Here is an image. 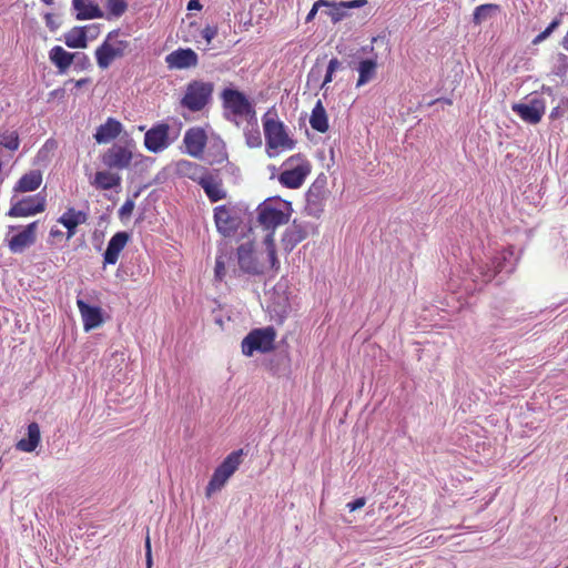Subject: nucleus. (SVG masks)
<instances>
[{
  "mask_svg": "<svg viewBox=\"0 0 568 568\" xmlns=\"http://www.w3.org/2000/svg\"><path fill=\"white\" fill-rule=\"evenodd\" d=\"M45 4H51L53 0H42Z\"/></svg>",
  "mask_w": 568,
  "mask_h": 568,
  "instance_id": "nucleus-56",
  "label": "nucleus"
},
{
  "mask_svg": "<svg viewBox=\"0 0 568 568\" xmlns=\"http://www.w3.org/2000/svg\"><path fill=\"white\" fill-rule=\"evenodd\" d=\"M341 65H342L341 61L337 58H333L329 60L327 69L331 72L335 73L341 68Z\"/></svg>",
  "mask_w": 568,
  "mask_h": 568,
  "instance_id": "nucleus-45",
  "label": "nucleus"
},
{
  "mask_svg": "<svg viewBox=\"0 0 568 568\" xmlns=\"http://www.w3.org/2000/svg\"><path fill=\"white\" fill-rule=\"evenodd\" d=\"M27 438L18 440L16 448L20 452L32 453L41 442V432L38 423L32 422L28 425Z\"/></svg>",
  "mask_w": 568,
  "mask_h": 568,
  "instance_id": "nucleus-26",
  "label": "nucleus"
},
{
  "mask_svg": "<svg viewBox=\"0 0 568 568\" xmlns=\"http://www.w3.org/2000/svg\"><path fill=\"white\" fill-rule=\"evenodd\" d=\"M562 104H564V108H561V105H557L551 110L550 115H549V118L551 120L562 116L564 113L568 110V99L562 101Z\"/></svg>",
  "mask_w": 568,
  "mask_h": 568,
  "instance_id": "nucleus-41",
  "label": "nucleus"
},
{
  "mask_svg": "<svg viewBox=\"0 0 568 568\" xmlns=\"http://www.w3.org/2000/svg\"><path fill=\"white\" fill-rule=\"evenodd\" d=\"M561 24V18H555L550 24L546 28L547 32L551 34Z\"/></svg>",
  "mask_w": 568,
  "mask_h": 568,
  "instance_id": "nucleus-46",
  "label": "nucleus"
},
{
  "mask_svg": "<svg viewBox=\"0 0 568 568\" xmlns=\"http://www.w3.org/2000/svg\"><path fill=\"white\" fill-rule=\"evenodd\" d=\"M206 142L207 135L204 129L199 126L190 128L186 130L183 138L185 152L195 159H202Z\"/></svg>",
  "mask_w": 568,
  "mask_h": 568,
  "instance_id": "nucleus-16",
  "label": "nucleus"
},
{
  "mask_svg": "<svg viewBox=\"0 0 568 568\" xmlns=\"http://www.w3.org/2000/svg\"><path fill=\"white\" fill-rule=\"evenodd\" d=\"M237 262L240 268L251 275H262L268 271L277 272L280 261L273 235L266 234L258 250H255L252 243L241 244L237 247Z\"/></svg>",
  "mask_w": 568,
  "mask_h": 568,
  "instance_id": "nucleus-1",
  "label": "nucleus"
},
{
  "mask_svg": "<svg viewBox=\"0 0 568 568\" xmlns=\"http://www.w3.org/2000/svg\"><path fill=\"white\" fill-rule=\"evenodd\" d=\"M219 29L217 26L207 24L201 32L203 39L207 44L212 42V40L217 36Z\"/></svg>",
  "mask_w": 568,
  "mask_h": 568,
  "instance_id": "nucleus-40",
  "label": "nucleus"
},
{
  "mask_svg": "<svg viewBox=\"0 0 568 568\" xmlns=\"http://www.w3.org/2000/svg\"><path fill=\"white\" fill-rule=\"evenodd\" d=\"M244 452L242 448L229 454L215 468L206 488L205 496L210 498L215 491L222 489L242 464Z\"/></svg>",
  "mask_w": 568,
  "mask_h": 568,
  "instance_id": "nucleus-5",
  "label": "nucleus"
},
{
  "mask_svg": "<svg viewBox=\"0 0 568 568\" xmlns=\"http://www.w3.org/2000/svg\"><path fill=\"white\" fill-rule=\"evenodd\" d=\"M377 62L374 59L362 60L358 63V79L356 87H362L372 81L376 74Z\"/></svg>",
  "mask_w": 568,
  "mask_h": 568,
  "instance_id": "nucleus-31",
  "label": "nucleus"
},
{
  "mask_svg": "<svg viewBox=\"0 0 568 568\" xmlns=\"http://www.w3.org/2000/svg\"><path fill=\"white\" fill-rule=\"evenodd\" d=\"M59 234H60V232H59V231H53V230H51V235H52V236H55V235H59Z\"/></svg>",
  "mask_w": 568,
  "mask_h": 568,
  "instance_id": "nucleus-55",
  "label": "nucleus"
},
{
  "mask_svg": "<svg viewBox=\"0 0 568 568\" xmlns=\"http://www.w3.org/2000/svg\"><path fill=\"white\" fill-rule=\"evenodd\" d=\"M134 210V202L132 200H126L119 210V217L123 220H128Z\"/></svg>",
  "mask_w": 568,
  "mask_h": 568,
  "instance_id": "nucleus-39",
  "label": "nucleus"
},
{
  "mask_svg": "<svg viewBox=\"0 0 568 568\" xmlns=\"http://www.w3.org/2000/svg\"><path fill=\"white\" fill-rule=\"evenodd\" d=\"M445 102H446L447 104H452V100H449V99L445 100Z\"/></svg>",
  "mask_w": 568,
  "mask_h": 568,
  "instance_id": "nucleus-58",
  "label": "nucleus"
},
{
  "mask_svg": "<svg viewBox=\"0 0 568 568\" xmlns=\"http://www.w3.org/2000/svg\"><path fill=\"white\" fill-rule=\"evenodd\" d=\"M541 91H542L544 93H547L548 95H551V94H552V92H554V91H552V88H550V87H546V85H542Z\"/></svg>",
  "mask_w": 568,
  "mask_h": 568,
  "instance_id": "nucleus-53",
  "label": "nucleus"
},
{
  "mask_svg": "<svg viewBox=\"0 0 568 568\" xmlns=\"http://www.w3.org/2000/svg\"><path fill=\"white\" fill-rule=\"evenodd\" d=\"M64 42L67 47L72 49H84L88 45L85 28L75 27L70 30L65 37Z\"/></svg>",
  "mask_w": 568,
  "mask_h": 568,
  "instance_id": "nucleus-32",
  "label": "nucleus"
},
{
  "mask_svg": "<svg viewBox=\"0 0 568 568\" xmlns=\"http://www.w3.org/2000/svg\"><path fill=\"white\" fill-rule=\"evenodd\" d=\"M130 235L126 232H116L108 242L106 250L103 254V265H114L120 257L121 252L126 246Z\"/></svg>",
  "mask_w": 568,
  "mask_h": 568,
  "instance_id": "nucleus-19",
  "label": "nucleus"
},
{
  "mask_svg": "<svg viewBox=\"0 0 568 568\" xmlns=\"http://www.w3.org/2000/svg\"><path fill=\"white\" fill-rule=\"evenodd\" d=\"M200 185L211 202H217L226 197L222 180L217 175L209 172Z\"/></svg>",
  "mask_w": 568,
  "mask_h": 568,
  "instance_id": "nucleus-25",
  "label": "nucleus"
},
{
  "mask_svg": "<svg viewBox=\"0 0 568 568\" xmlns=\"http://www.w3.org/2000/svg\"><path fill=\"white\" fill-rule=\"evenodd\" d=\"M256 213L258 225L274 236V231L290 221L292 207L287 201L267 199L257 206Z\"/></svg>",
  "mask_w": 568,
  "mask_h": 568,
  "instance_id": "nucleus-2",
  "label": "nucleus"
},
{
  "mask_svg": "<svg viewBox=\"0 0 568 568\" xmlns=\"http://www.w3.org/2000/svg\"><path fill=\"white\" fill-rule=\"evenodd\" d=\"M122 124L114 118H108L105 123L98 126L94 139L99 144L108 143L116 139L122 132Z\"/></svg>",
  "mask_w": 568,
  "mask_h": 568,
  "instance_id": "nucleus-23",
  "label": "nucleus"
},
{
  "mask_svg": "<svg viewBox=\"0 0 568 568\" xmlns=\"http://www.w3.org/2000/svg\"><path fill=\"white\" fill-rule=\"evenodd\" d=\"M72 6L77 11L75 18L78 20H88V19H97L103 18V12L99 8V6L93 4L87 0H73Z\"/></svg>",
  "mask_w": 568,
  "mask_h": 568,
  "instance_id": "nucleus-29",
  "label": "nucleus"
},
{
  "mask_svg": "<svg viewBox=\"0 0 568 568\" xmlns=\"http://www.w3.org/2000/svg\"><path fill=\"white\" fill-rule=\"evenodd\" d=\"M77 55L78 53L68 52L60 45L53 47L49 52L50 61L61 73L65 72L70 68Z\"/></svg>",
  "mask_w": 568,
  "mask_h": 568,
  "instance_id": "nucleus-28",
  "label": "nucleus"
},
{
  "mask_svg": "<svg viewBox=\"0 0 568 568\" xmlns=\"http://www.w3.org/2000/svg\"><path fill=\"white\" fill-rule=\"evenodd\" d=\"M145 554H151V541L149 536H146L145 539Z\"/></svg>",
  "mask_w": 568,
  "mask_h": 568,
  "instance_id": "nucleus-52",
  "label": "nucleus"
},
{
  "mask_svg": "<svg viewBox=\"0 0 568 568\" xmlns=\"http://www.w3.org/2000/svg\"><path fill=\"white\" fill-rule=\"evenodd\" d=\"M223 108L230 111L234 116H248L255 113L254 108L247 97L235 89L226 88L221 93Z\"/></svg>",
  "mask_w": 568,
  "mask_h": 568,
  "instance_id": "nucleus-11",
  "label": "nucleus"
},
{
  "mask_svg": "<svg viewBox=\"0 0 568 568\" xmlns=\"http://www.w3.org/2000/svg\"><path fill=\"white\" fill-rule=\"evenodd\" d=\"M311 171L312 164L304 154L291 155L282 164L278 182L287 189H298L304 184Z\"/></svg>",
  "mask_w": 568,
  "mask_h": 568,
  "instance_id": "nucleus-3",
  "label": "nucleus"
},
{
  "mask_svg": "<svg viewBox=\"0 0 568 568\" xmlns=\"http://www.w3.org/2000/svg\"><path fill=\"white\" fill-rule=\"evenodd\" d=\"M133 160V151L130 145L113 144L101 155L103 165L113 171L130 169Z\"/></svg>",
  "mask_w": 568,
  "mask_h": 568,
  "instance_id": "nucleus-10",
  "label": "nucleus"
},
{
  "mask_svg": "<svg viewBox=\"0 0 568 568\" xmlns=\"http://www.w3.org/2000/svg\"><path fill=\"white\" fill-rule=\"evenodd\" d=\"M366 3H367L366 0H352V1L341 2L338 6L343 7V8L353 9V8H362Z\"/></svg>",
  "mask_w": 568,
  "mask_h": 568,
  "instance_id": "nucleus-43",
  "label": "nucleus"
},
{
  "mask_svg": "<svg viewBox=\"0 0 568 568\" xmlns=\"http://www.w3.org/2000/svg\"><path fill=\"white\" fill-rule=\"evenodd\" d=\"M121 182V175L118 172L108 169L95 172L94 178L91 181V185L97 190L109 191L119 187Z\"/></svg>",
  "mask_w": 568,
  "mask_h": 568,
  "instance_id": "nucleus-24",
  "label": "nucleus"
},
{
  "mask_svg": "<svg viewBox=\"0 0 568 568\" xmlns=\"http://www.w3.org/2000/svg\"><path fill=\"white\" fill-rule=\"evenodd\" d=\"M42 183V174L40 171L33 170L23 174L16 183L13 191L16 193L32 192L40 187Z\"/></svg>",
  "mask_w": 568,
  "mask_h": 568,
  "instance_id": "nucleus-27",
  "label": "nucleus"
},
{
  "mask_svg": "<svg viewBox=\"0 0 568 568\" xmlns=\"http://www.w3.org/2000/svg\"><path fill=\"white\" fill-rule=\"evenodd\" d=\"M214 146H216L217 153L212 160L209 161V163L210 164L222 163L223 161H225L227 159V154L225 152V146L221 141L216 142L214 144Z\"/></svg>",
  "mask_w": 568,
  "mask_h": 568,
  "instance_id": "nucleus-38",
  "label": "nucleus"
},
{
  "mask_svg": "<svg viewBox=\"0 0 568 568\" xmlns=\"http://www.w3.org/2000/svg\"><path fill=\"white\" fill-rule=\"evenodd\" d=\"M276 331L273 326L252 329L241 343L242 353L250 357L255 352L270 353L275 347Z\"/></svg>",
  "mask_w": 568,
  "mask_h": 568,
  "instance_id": "nucleus-7",
  "label": "nucleus"
},
{
  "mask_svg": "<svg viewBox=\"0 0 568 568\" xmlns=\"http://www.w3.org/2000/svg\"><path fill=\"white\" fill-rule=\"evenodd\" d=\"M145 557H146V567L151 568L152 567V554H145Z\"/></svg>",
  "mask_w": 568,
  "mask_h": 568,
  "instance_id": "nucleus-54",
  "label": "nucleus"
},
{
  "mask_svg": "<svg viewBox=\"0 0 568 568\" xmlns=\"http://www.w3.org/2000/svg\"><path fill=\"white\" fill-rule=\"evenodd\" d=\"M129 50L130 42L119 39L118 30L111 31L95 50L97 64L100 69H108L115 59L124 57Z\"/></svg>",
  "mask_w": 568,
  "mask_h": 568,
  "instance_id": "nucleus-6",
  "label": "nucleus"
},
{
  "mask_svg": "<svg viewBox=\"0 0 568 568\" xmlns=\"http://www.w3.org/2000/svg\"><path fill=\"white\" fill-rule=\"evenodd\" d=\"M263 129L268 155L275 156L280 151L292 150L295 141L285 131L283 122L267 116L263 118Z\"/></svg>",
  "mask_w": 568,
  "mask_h": 568,
  "instance_id": "nucleus-4",
  "label": "nucleus"
},
{
  "mask_svg": "<svg viewBox=\"0 0 568 568\" xmlns=\"http://www.w3.org/2000/svg\"><path fill=\"white\" fill-rule=\"evenodd\" d=\"M550 34L547 32V30L545 29L542 32H540L534 40H532V43L534 44H538L540 42H542L544 40H546Z\"/></svg>",
  "mask_w": 568,
  "mask_h": 568,
  "instance_id": "nucleus-49",
  "label": "nucleus"
},
{
  "mask_svg": "<svg viewBox=\"0 0 568 568\" xmlns=\"http://www.w3.org/2000/svg\"><path fill=\"white\" fill-rule=\"evenodd\" d=\"M550 34L547 32V30L545 29L542 32H540L534 40H532V43L534 44H538L540 42H542L544 40H546Z\"/></svg>",
  "mask_w": 568,
  "mask_h": 568,
  "instance_id": "nucleus-48",
  "label": "nucleus"
},
{
  "mask_svg": "<svg viewBox=\"0 0 568 568\" xmlns=\"http://www.w3.org/2000/svg\"><path fill=\"white\" fill-rule=\"evenodd\" d=\"M225 258L224 254H220L215 260L214 277L219 282H222L225 277Z\"/></svg>",
  "mask_w": 568,
  "mask_h": 568,
  "instance_id": "nucleus-37",
  "label": "nucleus"
},
{
  "mask_svg": "<svg viewBox=\"0 0 568 568\" xmlns=\"http://www.w3.org/2000/svg\"><path fill=\"white\" fill-rule=\"evenodd\" d=\"M214 221L217 231L224 236L233 235L240 225L239 216L232 207L226 205L214 209Z\"/></svg>",
  "mask_w": 568,
  "mask_h": 568,
  "instance_id": "nucleus-15",
  "label": "nucleus"
},
{
  "mask_svg": "<svg viewBox=\"0 0 568 568\" xmlns=\"http://www.w3.org/2000/svg\"><path fill=\"white\" fill-rule=\"evenodd\" d=\"M69 82H72L74 83V87L75 88H82L87 84H89L91 82V79L90 78H82V79H79V80H69Z\"/></svg>",
  "mask_w": 568,
  "mask_h": 568,
  "instance_id": "nucleus-47",
  "label": "nucleus"
},
{
  "mask_svg": "<svg viewBox=\"0 0 568 568\" xmlns=\"http://www.w3.org/2000/svg\"><path fill=\"white\" fill-rule=\"evenodd\" d=\"M308 235L307 226L294 220L282 236V246L285 252H292Z\"/></svg>",
  "mask_w": 568,
  "mask_h": 568,
  "instance_id": "nucleus-18",
  "label": "nucleus"
},
{
  "mask_svg": "<svg viewBox=\"0 0 568 568\" xmlns=\"http://www.w3.org/2000/svg\"><path fill=\"white\" fill-rule=\"evenodd\" d=\"M213 91L212 82L193 80L186 85L181 104L192 112H199L210 102Z\"/></svg>",
  "mask_w": 568,
  "mask_h": 568,
  "instance_id": "nucleus-8",
  "label": "nucleus"
},
{
  "mask_svg": "<svg viewBox=\"0 0 568 568\" xmlns=\"http://www.w3.org/2000/svg\"><path fill=\"white\" fill-rule=\"evenodd\" d=\"M366 504V499L364 497L356 498L354 501L348 503L346 507L349 511H355L357 509H361Z\"/></svg>",
  "mask_w": 568,
  "mask_h": 568,
  "instance_id": "nucleus-42",
  "label": "nucleus"
},
{
  "mask_svg": "<svg viewBox=\"0 0 568 568\" xmlns=\"http://www.w3.org/2000/svg\"><path fill=\"white\" fill-rule=\"evenodd\" d=\"M57 141L54 139H49L45 141L44 145L40 150L39 154L48 153L57 149Z\"/></svg>",
  "mask_w": 568,
  "mask_h": 568,
  "instance_id": "nucleus-44",
  "label": "nucleus"
},
{
  "mask_svg": "<svg viewBox=\"0 0 568 568\" xmlns=\"http://www.w3.org/2000/svg\"><path fill=\"white\" fill-rule=\"evenodd\" d=\"M77 306L82 317L84 331L89 332L102 324V310L99 306H90L80 298L77 301Z\"/></svg>",
  "mask_w": 568,
  "mask_h": 568,
  "instance_id": "nucleus-21",
  "label": "nucleus"
},
{
  "mask_svg": "<svg viewBox=\"0 0 568 568\" xmlns=\"http://www.w3.org/2000/svg\"><path fill=\"white\" fill-rule=\"evenodd\" d=\"M165 62L169 69H189L194 68L199 63V57L196 52L190 48L176 49L165 57Z\"/></svg>",
  "mask_w": 568,
  "mask_h": 568,
  "instance_id": "nucleus-17",
  "label": "nucleus"
},
{
  "mask_svg": "<svg viewBox=\"0 0 568 568\" xmlns=\"http://www.w3.org/2000/svg\"><path fill=\"white\" fill-rule=\"evenodd\" d=\"M106 8L113 17H121L128 9L126 0H108Z\"/></svg>",
  "mask_w": 568,
  "mask_h": 568,
  "instance_id": "nucleus-36",
  "label": "nucleus"
},
{
  "mask_svg": "<svg viewBox=\"0 0 568 568\" xmlns=\"http://www.w3.org/2000/svg\"><path fill=\"white\" fill-rule=\"evenodd\" d=\"M9 232L17 231L12 236H7L6 242L11 253L20 254L32 246L37 241L38 222H32L23 227L10 225Z\"/></svg>",
  "mask_w": 568,
  "mask_h": 568,
  "instance_id": "nucleus-9",
  "label": "nucleus"
},
{
  "mask_svg": "<svg viewBox=\"0 0 568 568\" xmlns=\"http://www.w3.org/2000/svg\"><path fill=\"white\" fill-rule=\"evenodd\" d=\"M0 144L10 151H17L20 145V139L17 131H6L0 135Z\"/></svg>",
  "mask_w": 568,
  "mask_h": 568,
  "instance_id": "nucleus-35",
  "label": "nucleus"
},
{
  "mask_svg": "<svg viewBox=\"0 0 568 568\" xmlns=\"http://www.w3.org/2000/svg\"><path fill=\"white\" fill-rule=\"evenodd\" d=\"M310 124L313 130L320 133H325L328 131V118L321 100L316 102L315 106L312 110V114L310 116Z\"/></svg>",
  "mask_w": 568,
  "mask_h": 568,
  "instance_id": "nucleus-30",
  "label": "nucleus"
},
{
  "mask_svg": "<svg viewBox=\"0 0 568 568\" xmlns=\"http://www.w3.org/2000/svg\"><path fill=\"white\" fill-rule=\"evenodd\" d=\"M202 4L200 3V0H190L187 3V10H201Z\"/></svg>",
  "mask_w": 568,
  "mask_h": 568,
  "instance_id": "nucleus-50",
  "label": "nucleus"
},
{
  "mask_svg": "<svg viewBox=\"0 0 568 568\" xmlns=\"http://www.w3.org/2000/svg\"><path fill=\"white\" fill-rule=\"evenodd\" d=\"M174 170L180 178L190 179L197 184H200L209 173L206 168L189 160H179L174 165Z\"/></svg>",
  "mask_w": 568,
  "mask_h": 568,
  "instance_id": "nucleus-20",
  "label": "nucleus"
},
{
  "mask_svg": "<svg viewBox=\"0 0 568 568\" xmlns=\"http://www.w3.org/2000/svg\"><path fill=\"white\" fill-rule=\"evenodd\" d=\"M88 220V214L83 211H77L74 207H69L59 217L58 222L67 229V237L71 239L75 235L79 225L84 224Z\"/></svg>",
  "mask_w": 568,
  "mask_h": 568,
  "instance_id": "nucleus-22",
  "label": "nucleus"
},
{
  "mask_svg": "<svg viewBox=\"0 0 568 568\" xmlns=\"http://www.w3.org/2000/svg\"><path fill=\"white\" fill-rule=\"evenodd\" d=\"M45 210V199L40 194L26 196L19 201L11 203V207L7 212L10 217H27L41 213Z\"/></svg>",
  "mask_w": 568,
  "mask_h": 568,
  "instance_id": "nucleus-13",
  "label": "nucleus"
},
{
  "mask_svg": "<svg viewBox=\"0 0 568 568\" xmlns=\"http://www.w3.org/2000/svg\"><path fill=\"white\" fill-rule=\"evenodd\" d=\"M170 125L161 122L153 125L144 134V146L148 151L159 153L171 144Z\"/></svg>",
  "mask_w": 568,
  "mask_h": 568,
  "instance_id": "nucleus-14",
  "label": "nucleus"
},
{
  "mask_svg": "<svg viewBox=\"0 0 568 568\" xmlns=\"http://www.w3.org/2000/svg\"><path fill=\"white\" fill-rule=\"evenodd\" d=\"M511 110L528 124H538L545 112L546 101L539 97H530L526 102L514 103Z\"/></svg>",
  "mask_w": 568,
  "mask_h": 568,
  "instance_id": "nucleus-12",
  "label": "nucleus"
},
{
  "mask_svg": "<svg viewBox=\"0 0 568 568\" xmlns=\"http://www.w3.org/2000/svg\"><path fill=\"white\" fill-rule=\"evenodd\" d=\"M500 11V6L497 3H485L475 8L473 12V22L475 26H480L486 20L490 19L495 13Z\"/></svg>",
  "mask_w": 568,
  "mask_h": 568,
  "instance_id": "nucleus-33",
  "label": "nucleus"
},
{
  "mask_svg": "<svg viewBox=\"0 0 568 568\" xmlns=\"http://www.w3.org/2000/svg\"><path fill=\"white\" fill-rule=\"evenodd\" d=\"M334 72H331L328 69H326V73L324 77V81L322 83V88H324L326 84L331 83L333 81Z\"/></svg>",
  "mask_w": 568,
  "mask_h": 568,
  "instance_id": "nucleus-51",
  "label": "nucleus"
},
{
  "mask_svg": "<svg viewBox=\"0 0 568 568\" xmlns=\"http://www.w3.org/2000/svg\"><path fill=\"white\" fill-rule=\"evenodd\" d=\"M82 60H83L84 62H88V57H87L85 54H82Z\"/></svg>",
  "mask_w": 568,
  "mask_h": 568,
  "instance_id": "nucleus-57",
  "label": "nucleus"
},
{
  "mask_svg": "<svg viewBox=\"0 0 568 568\" xmlns=\"http://www.w3.org/2000/svg\"><path fill=\"white\" fill-rule=\"evenodd\" d=\"M322 7H332V8H334V10H331V11L326 12L327 16H329L334 22H336V21H338L341 19V13L337 11L336 2L329 1V0H317V1L314 2L312 9L307 13L305 22L313 21L315 16H316V13H317V11Z\"/></svg>",
  "mask_w": 568,
  "mask_h": 568,
  "instance_id": "nucleus-34",
  "label": "nucleus"
}]
</instances>
